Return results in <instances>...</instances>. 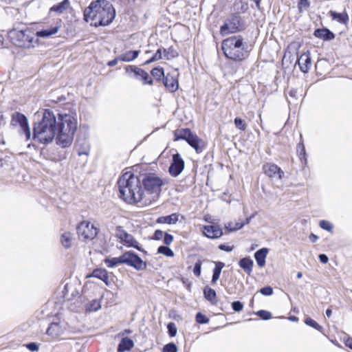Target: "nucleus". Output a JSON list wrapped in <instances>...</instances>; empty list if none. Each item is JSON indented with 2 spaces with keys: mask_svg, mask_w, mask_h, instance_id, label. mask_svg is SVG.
Returning <instances> with one entry per match:
<instances>
[{
  "mask_svg": "<svg viewBox=\"0 0 352 352\" xmlns=\"http://www.w3.org/2000/svg\"><path fill=\"white\" fill-rule=\"evenodd\" d=\"M78 122L74 115L58 113L45 109L42 119L34 123L33 139L39 143L47 144L55 137L56 144L62 148L72 145Z\"/></svg>",
  "mask_w": 352,
  "mask_h": 352,
  "instance_id": "nucleus-1",
  "label": "nucleus"
},
{
  "mask_svg": "<svg viewBox=\"0 0 352 352\" xmlns=\"http://www.w3.org/2000/svg\"><path fill=\"white\" fill-rule=\"evenodd\" d=\"M84 20L91 21L95 27L109 25L115 18L116 10L113 5L107 0H96L84 10Z\"/></svg>",
  "mask_w": 352,
  "mask_h": 352,
  "instance_id": "nucleus-2",
  "label": "nucleus"
},
{
  "mask_svg": "<svg viewBox=\"0 0 352 352\" xmlns=\"http://www.w3.org/2000/svg\"><path fill=\"white\" fill-rule=\"evenodd\" d=\"M119 197L125 202L133 204L140 202L143 199L144 190L140 185V178L132 173H124L118 181Z\"/></svg>",
  "mask_w": 352,
  "mask_h": 352,
  "instance_id": "nucleus-3",
  "label": "nucleus"
},
{
  "mask_svg": "<svg viewBox=\"0 0 352 352\" xmlns=\"http://www.w3.org/2000/svg\"><path fill=\"white\" fill-rule=\"evenodd\" d=\"M221 49L226 58L238 62L248 58L250 52L248 42L241 35H234L224 39Z\"/></svg>",
  "mask_w": 352,
  "mask_h": 352,
  "instance_id": "nucleus-4",
  "label": "nucleus"
},
{
  "mask_svg": "<svg viewBox=\"0 0 352 352\" xmlns=\"http://www.w3.org/2000/svg\"><path fill=\"white\" fill-rule=\"evenodd\" d=\"M140 182H142L146 191L150 194H154L155 197H158L162 186L168 184L167 178H164L152 173L141 174L140 177Z\"/></svg>",
  "mask_w": 352,
  "mask_h": 352,
  "instance_id": "nucleus-5",
  "label": "nucleus"
},
{
  "mask_svg": "<svg viewBox=\"0 0 352 352\" xmlns=\"http://www.w3.org/2000/svg\"><path fill=\"white\" fill-rule=\"evenodd\" d=\"M245 28L241 17L238 14H232L228 17L220 28L222 36L242 31Z\"/></svg>",
  "mask_w": 352,
  "mask_h": 352,
  "instance_id": "nucleus-6",
  "label": "nucleus"
},
{
  "mask_svg": "<svg viewBox=\"0 0 352 352\" xmlns=\"http://www.w3.org/2000/svg\"><path fill=\"white\" fill-rule=\"evenodd\" d=\"M13 39L14 40V44L19 47L30 48L34 46V38L29 31L15 32ZM36 41H35V43Z\"/></svg>",
  "mask_w": 352,
  "mask_h": 352,
  "instance_id": "nucleus-7",
  "label": "nucleus"
},
{
  "mask_svg": "<svg viewBox=\"0 0 352 352\" xmlns=\"http://www.w3.org/2000/svg\"><path fill=\"white\" fill-rule=\"evenodd\" d=\"M11 124L13 126L19 125L21 133H23L26 140L30 139L31 131L27 118L22 113L15 112L12 116Z\"/></svg>",
  "mask_w": 352,
  "mask_h": 352,
  "instance_id": "nucleus-8",
  "label": "nucleus"
},
{
  "mask_svg": "<svg viewBox=\"0 0 352 352\" xmlns=\"http://www.w3.org/2000/svg\"><path fill=\"white\" fill-rule=\"evenodd\" d=\"M122 262L129 266H131L138 270L146 269V263L136 254L132 252H126L122 255Z\"/></svg>",
  "mask_w": 352,
  "mask_h": 352,
  "instance_id": "nucleus-9",
  "label": "nucleus"
},
{
  "mask_svg": "<svg viewBox=\"0 0 352 352\" xmlns=\"http://www.w3.org/2000/svg\"><path fill=\"white\" fill-rule=\"evenodd\" d=\"M77 232L80 238L85 240L93 239L98 234V230L94 226L88 221L81 222L77 227Z\"/></svg>",
  "mask_w": 352,
  "mask_h": 352,
  "instance_id": "nucleus-10",
  "label": "nucleus"
},
{
  "mask_svg": "<svg viewBox=\"0 0 352 352\" xmlns=\"http://www.w3.org/2000/svg\"><path fill=\"white\" fill-rule=\"evenodd\" d=\"M125 71L126 73H133L134 77L142 80L144 85H152L153 82L152 78L146 71L135 65L126 66L125 67Z\"/></svg>",
  "mask_w": 352,
  "mask_h": 352,
  "instance_id": "nucleus-11",
  "label": "nucleus"
},
{
  "mask_svg": "<svg viewBox=\"0 0 352 352\" xmlns=\"http://www.w3.org/2000/svg\"><path fill=\"white\" fill-rule=\"evenodd\" d=\"M184 168V161L179 153L173 155L172 162L168 168V172L173 177L178 176Z\"/></svg>",
  "mask_w": 352,
  "mask_h": 352,
  "instance_id": "nucleus-12",
  "label": "nucleus"
},
{
  "mask_svg": "<svg viewBox=\"0 0 352 352\" xmlns=\"http://www.w3.org/2000/svg\"><path fill=\"white\" fill-rule=\"evenodd\" d=\"M263 169L265 174L272 179H281L284 175L281 168L274 164H266L263 165Z\"/></svg>",
  "mask_w": 352,
  "mask_h": 352,
  "instance_id": "nucleus-13",
  "label": "nucleus"
},
{
  "mask_svg": "<svg viewBox=\"0 0 352 352\" xmlns=\"http://www.w3.org/2000/svg\"><path fill=\"white\" fill-rule=\"evenodd\" d=\"M67 329V324L65 322H52L47 329V333L52 338H56L62 336Z\"/></svg>",
  "mask_w": 352,
  "mask_h": 352,
  "instance_id": "nucleus-14",
  "label": "nucleus"
},
{
  "mask_svg": "<svg viewBox=\"0 0 352 352\" xmlns=\"http://www.w3.org/2000/svg\"><path fill=\"white\" fill-rule=\"evenodd\" d=\"M202 232L204 236L210 239H218L223 235L222 229L217 225L204 226Z\"/></svg>",
  "mask_w": 352,
  "mask_h": 352,
  "instance_id": "nucleus-15",
  "label": "nucleus"
},
{
  "mask_svg": "<svg viewBox=\"0 0 352 352\" xmlns=\"http://www.w3.org/2000/svg\"><path fill=\"white\" fill-rule=\"evenodd\" d=\"M297 63L301 72L303 73H307L311 65V59L309 52L307 51L302 53L298 58Z\"/></svg>",
  "mask_w": 352,
  "mask_h": 352,
  "instance_id": "nucleus-16",
  "label": "nucleus"
},
{
  "mask_svg": "<svg viewBox=\"0 0 352 352\" xmlns=\"http://www.w3.org/2000/svg\"><path fill=\"white\" fill-rule=\"evenodd\" d=\"M76 148L79 156L88 155L90 151V146L87 140L85 138L78 137L76 141Z\"/></svg>",
  "mask_w": 352,
  "mask_h": 352,
  "instance_id": "nucleus-17",
  "label": "nucleus"
},
{
  "mask_svg": "<svg viewBox=\"0 0 352 352\" xmlns=\"http://www.w3.org/2000/svg\"><path fill=\"white\" fill-rule=\"evenodd\" d=\"M186 142L197 153H201L205 147L204 142L193 133Z\"/></svg>",
  "mask_w": 352,
  "mask_h": 352,
  "instance_id": "nucleus-18",
  "label": "nucleus"
},
{
  "mask_svg": "<svg viewBox=\"0 0 352 352\" xmlns=\"http://www.w3.org/2000/svg\"><path fill=\"white\" fill-rule=\"evenodd\" d=\"M163 83L164 86L171 92H174L178 89L177 80L170 74H168L166 76H164L163 79Z\"/></svg>",
  "mask_w": 352,
  "mask_h": 352,
  "instance_id": "nucleus-19",
  "label": "nucleus"
},
{
  "mask_svg": "<svg viewBox=\"0 0 352 352\" xmlns=\"http://www.w3.org/2000/svg\"><path fill=\"white\" fill-rule=\"evenodd\" d=\"M314 36L324 41H331L334 38V34L326 28L316 29L314 31Z\"/></svg>",
  "mask_w": 352,
  "mask_h": 352,
  "instance_id": "nucleus-20",
  "label": "nucleus"
},
{
  "mask_svg": "<svg viewBox=\"0 0 352 352\" xmlns=\"http://www.w3.org/2000/svg\"><path fill=\"white\" fill-rule=\"evenodd\" d=\"M134 346L133 341L127 338H123L118 346V352H126L130 351Z\"/></svg>",
  "mask_w": 352,
  "mask_h": 352,
  "instance_id": "nucleus-21",
  "label": "nucleus"
},
{
  "mask_svg": "<svg viewBox=\"0 0 352 352\" xmlns=\"http://www.w3.org/2000/svg\"><path fill=\"white\" fill-rule=\"evenodd\" d=\"M268 253V249L263 248L254 253V258L259 267H263L265 265V258Z\"/></svg>",
  "mask_w": 352,
  "mask_h": 352,
  "instance_id": "nucleus-22",
  "label": "nucleus"
},
{
  "mask_svg": "<svg viewBox=\"0 0 352 352\" xmlns=\"http://www.w3.org/2000/svg\"><path fill=\"white\" fill-rule=\"evenodd\" d=\"M215 267L212 270V276L211 283L212 285L216 284L217 281L219 279L221 270L225 266V263L221 261H214Z\"/></svg>",
  "mask_w": 352,
  "mask_h": 352,
  "instance_id": "nucleus-23",
  "label": "nucleus"
},
{
  "mask_svg": "<svg viewBox=\"0 0 352 352\" xmlns=\"http://www.w3.org/2000/svg\"><path fill=\"white\" fill-rule=\"evenodd\" d=\"M192 134V132L190 129H177L174 132L175 135V141H177L179 140H184L187 141L189 137Z\"/></svg>",
  "mask_w": 352,
  "mask_h": 352,
  "instance_id": "nucleus-24",
  "label": "nucleus"
},
{
  "mask_svg": "<svg viewBox=\"0 0 352 352\" xmlns=\"http://www.w3.org/2000/svg\"><path fill=\"white\" fill-rule=\"evenodd\" d=\"M139 54L138 50H129L120 54L119 58L123 62H131L138 58Z\"/></svg>",
  "mask_w": 352,
  "mask_h": 352,
  "instance_id": "nucleus-25",
  "label": "nucleus"
},
{
  "mask_svg": "<svg viewBox=\"0 0 352 352\" xmlns=\"http://www.w3.org/2000/svg\"><path fill=\"white\" fill-rule=\"evenodd\" d=\"M239 265L248 274L250 275L251 274L254 263L250 257L241 258L239 262Z\"/></svg>",
  "mask_w": 352,
  "mask_h": 352,
  "instance_id": "nucleus-26",
  "label": "nucleus"
},
{
  "mask_svg": "<svg viewBox=\"0 0 352 352\" xmlns=\"http://www.w3.org/2000/svg\"><path fill=\"white\" fill-rule=\"evenodd\" d=\"M179 214L173 213L168 216L160 217L157 219L158 223L175 224L179 219Z\"/></svg>",
  "mask_w": 352,
  "mask_h": 352,
  "instance_id": "nucleus-27",
  "label": "nucleus"
},
{
  "mask_svg": "<svg viewBox=\"0 0 352 352\" xmlns=\"http://www.w3.org/2000/svg\"><path fill=\"white\" fill-rule=\"evenodd\" d=\"M60 29V25H56L54 27H51L50 28L41 30L40 31L36 32V36L38 37H50L54 34H56Z\"/></svg>",
  "mask_w": 352,
  "mask_h": 352,
  "instance_id": "nucleus-28",
  "label": "nucleus"
},
{
  "mask_svg": "<svg viewBox=\"0 0 352 352\" xmlns=\"http://www.w3.org/2000/svg\"><path fill=\"white\" fill-rule=\"evenodd\" d=\"M329 14L333 20H335L342 24H346L349 21L348 14L345 12L338 13L336 11L331 10L329 12Z\"/></svg>",
  "mask_w": 352,
  "mask_h": 352,
  "instance_id": "nucleus-29",
  "label": "nucleus"
},
{
  "mask_svg": "<svg viewBox=\"0 0 352 352\" xmlns=\"http://www.w3.org/2000/svg\"><path fill=\"white\" fill-rule=\"evenodd\" d=\"M204 295L207 300L210 302L212 305L217 304V294L214 289L206 287L204 289Z\"/></svg>",
  "mask_w": 352,
  "mask_h": 352,
  "instance_id": "nucleus-30",
  "label": "nucleus"
},
{
  "mask_svg": "<svg viewBox=\"0 0 352 352\" xmlns=\"http://www.w3.org/2000/svg\"><path fill=\"white\" fill-rule=\"evenodd\" d=\"M90 276L97 278L108 285L109 276L107 271L104 269L94 270Z\"/></svg>",
  "mask_w": 352,
  "mask_h": 352,
  "instance_id": "nucleus-31",
  "label": "nucleus"
},
{
  "mask_svg": "<svg viewBox=\"0 0 352 352\" xmlns=\"http://www.w3.org/2000/svg\"><path fill=\"white\" fill-rule=\"evenodd\" d=\"M122 241L124 243V244L128 247H133L139 251H142L141 247L139 245L138 242L130 234L127 233Z\"/></svg>",
  "mask_w": 352,
  "mask_h": 352,
  "instance_id": "nucleus-32",
  "label": "nucleus"
},
{
  "mask_svg": "<svg viewBox=\"0 0 352 352\" xmlns=\"http://www.w3.org/2000/svg\"><path fill=\"white\" fill-rule=\"evenodd\" d=\"M70 2L69 0H63L62 2L53 6L50 9V12H55L58 14L63 13L69 6Z\"/></svg>",
  "mask_w": 352,
  "mask_h": 352,
  "instance_id": "nucleus-33",
  "label": "nucleus"
},
{
  "mask_svg": "<svg viewBox=\"0 0 352 352\" xmlns=\"http://www.w3.org/2000/svg\"><path fill=\"white\" fill-rule=\"evenodd\" d=\"M60 242L65 248H69L72 243V236L70 232H65L61 235Z\"/></svg>",
  "mask_w": 352,
  "mask_h": 352,
  "instance_id": "nucleus-34",
  "label": "nucleus"
},
{
  "mask_svg": "<svg viewBox=\"0 0 352 352\" xmlns=\"http://www.w3.org/2000/svg\"><path fill=\"white\" fill-rule=\"evenodd\" d=\"M104 263L108 267H114L120 264H122V255L119 257H114L111 258H105Z\"/></svg>",
  "mask_w": 352,
  "mask_h": 352,
  "instance_id": "nucleus-35",
  "label": "nucleus"
},
{
  "mask_svg": "<svg viewBox=\"0 0 352 352\" xmlns=\"http://www.w3.org/2000/svg\"><path fill=\"white\" fill-rule=\"evenodd\" d=\"M164 56L167 59H171L178 56V52L173 47L168 49H163Z\"/></svg>",
  "mask_w": 352,
  "mask_h": 352,
  "instance_id": "nucleus-36",
  "label": "nucleus"
},
{
  "mask_svg": "<svg viewBox=\"0 0 352 352\" xmlns=\"http://www.w3.org/2000/svg\"><path fill=\"white\" fill-rule=\"evenodd\" d=\"M305 323L307 325L310 326V327H313L314 329H316L317 331H318L320 332H322L323 327L321 325H320L317 322H316L314 320H313L312 318H311L309 317L306 318L305 320Z\"/></svg>",
  "mask_w": 352,
  "mask_h": 352,
  "instance_id": "nucleus-37",
  "label": "nucleus"
},
{
  "mask_svg": "<svg viewBox=\"0 0 352 352\" xmlns=\"http://www.w3.org/2000/svg\"><path fill=\"white\" fill-rule=\"evenodd\" d=\"M157 252L169 257H173L174 256L173 251L167 246H160L157 249Z\"/></svg>",
  "mask_w": 352,
  "mask_h": 352,
  "instance_id": "nucleus-38",
  "label": "nucleus"
},
{
  "mask_svg": "<svg viewBox=\"0 0 352 352\" xmlns=\"http://www.w3.org/2000/svg\"><path fill=\"white\" fill-rule=\"evenodd\" d=\"M151 73L157 80H160L162 76L164 78V69L162 67H155L151 70Z\"/></svg>",
  "mask_w": 352,
  "mask_h": 352,
  "instance_id": "nucleus-39",
  "label": "nucleus"
},
{
  "mask_svg": "<svg viewBox=\"0 0 352 352\" xmlns=\"http://www.w3.org/2000/svg\"><path fill=\"white\" fill-rule=\"evenodd\" d=\"M100 308V303L97 300H94L87 305V310L89 311H96Z\"/></svg>",
  "mask_w": 352,
  "mask_h": 352,
  "instance_id": "nucleus-40",
  "label": "nucleus"
},
{
  "mask_svg": "<svg viewBox=\"0 0 352 352\" xmlns=\"http://www.w3.org/2000/svg\"><path fill=\"white\" fill-rule=\"evenodd\" d=\"M162 49L160 48L157 50V52H155V54L148 60H147L145 63H144V65H148V64H150L154 61H156V60H158L160 59H161L162 58Z\"/></svg>",
  "mask_w": 352,
  "mask_h": 352,
  "instance_id": "nucleus-41",
  "label": "nucleus"
},
{
  "mask_svg": "<svg viewBox=\"0 0 352 352\" xmlns=\"http://www.w3.org/2000/svg\"><path fill=\"white\" fill-rule=\"evenodd\" d=\"M177 345L173 342H170L164 346L162 352H177Z\"/></svg>",
  "mask_w": 352,
  "mask_h": 352,
  "instance_id": "nucleus-42",
  "label": "nucleus"
},
{
  "mask_svg": "<svg viewBox=\"0 0 352 352\" xmlns=\"http://www.w3.org/2000/svg\"><path fill=\"white\" fill-rule=\"evenodd\" d=\"M319 226L322 229L325 230L329 232H332L333 228L331 223H330L329 221H328L327 220H321L319 223Z\"/></svg>",
  "mask_w": 352,
  "mask_h": 352,
  "instance_id": "nucleus-43",
  "label": "nucleus"
},
{
  "mask_svg": "<svg viewBox=\"0 0 352 352\" xmlns=\"http://www.w3.org/2000/svg\"><path fill=\"white\" fill-rule=\"evenodd\" d=\"M195 318L196 322L199 324H207L209 322V318L200 312L196 314Z\"/></svg>",
  "mask_w": 352,
  "mask_h": 352,
  "instance_id": "nucleus-44",
  "label": "nucleus"
},
{
  "mask_svg": "<svg viewBox=\"0 0 352 352\" xmlns=\"http://www.w3.org/2000/svg\"><path fill=\"white\" fill-rule=\"evenodd\" d=\"M255 314L263 320H269L272 318V314L270 311L265 310L258 311L255 313Z\"/></svg>",
  "mask_w": 352,
  "mask_h": 352,
  "instance_id": "nucleus-45",
  "label": "nucleus"
},
{
  "mask_svg": "<svg viewBox=\"0 0 352 352\" xmlns=\"http://www.w3.org/2000/svg\"><path fill=\"white\" fill-rule=\"evenodd\" d=\"M231 225L232 223H229L228 225L226 226V228L228 230L229 232H233L240 230L245 226V223L237 222L234 224V227H231Z\"/></svg>",
  "mask_w": 352,
  "mask_h": 352,
  "instance_id": "nucleus-46",
  "label": "nucleus"
},
{
  "mask_svg": "<svg viewBox=\"0 0 352 352\" xmlns=\"http://www.w3.org/2000/svg\"><path fill=\"white\" fill-rule=\"evenodd\" d=\"M127 234V232L123 229L122 226H117L116 229V236L122 241L124 236Z\"/></svg>",
  "mask_w": 352,
  "mask_h": 352,
  "instance_id": "nucleus-47",
  "label": "nucleus"
},
{
  "mask_svg": "<svg viewBox=\"0 0 352 352\" xmlns=\"http://www.w3.org/2000/svg\"><path fill=\"white\" fill-rule=\"evenodd\" d=\"M234 124L236 127L240 130L245 131L246 129V124L244 120L240 118H236L234 119Z\"/></svg>",
  "mask_w": 352,
  "mask_h": 352,
  "instance_id": "nucleus-48",
  "label": "nucleus"
},
{
  "mask_svg": "<svg viewBox=\"0 0 352 352\" xmlns=\"http://www.w3.org/2000/svg\"><path fill=\"white\" fill-rule=\"evenodd\" d=\"M168 332L170 337H174L177 334V327L173 322L168 323L167 326Z\"/></svg>",
  "mask_w": 352,
  "mask_h": 352,
  "instance_id": "nucleus-49",
  "label": "nucleus"
},
{
  "mask_svg": "<svg viewBox=\"0 0 352 352\" xmlns=\"http://www.w3.org/2000/svg\"><path fill=\"white\" fill-rule=\"evenodd\" d=\"M297 152L298 153V155H299V157L302 160V158L306 160L305 159V155H306V153H305V146L302 143H299L297 146Z\"/></svg>",
  "mask_w": 352,
  "mask_h": 352,
  "instance_id": "nucleus-50",
  "label": "nucleus"
},
{
  "mask_svg": "<svg viewBox=\"0 0 352 352\" xmlns=\"http://www.w3.org/2000/svg\"><path fill=\"white\" fill-rule=\"evenodd\" d=\"M309 2L308 0H299L298 10L301 12L303 10H307L309 7Z\"/></svg>",
  "mask_w": 352,
  "mask_h": 352,
  "instance_id": "nucleus-51",
  "label": "nucleus"
},
{
  "mask_svg": "<svg viewBox=\"0 0 352 352\" xmlns=\"http://www.w3.org/2000/svg\"><path fill=\"white\" fill-rule=\"evenodd\" d=\"M232 308L234 311L239 312L243 309V304L240 301H234L232 303Z\"/></svg>",
  "mask_w": 352,
  "mask_h": 352,
  "instance_id": "nucleus-52",
  "label": "nucleus"
},
{
  "mask_svg": "<svg viewBox=\"0 0 352 352\" xmlns=\"http://www.w3.org/2000/svg\"><path fill=\"white\" fill-rule=\"evenodd\" d=\"M259 292L264 296H271L273 294V288L270 286H267L261 288Z\"/></svg>",
  "mask_w": 352,
  "mask_h": 352,
  "instance_id": "nucleus-53",
  "label": "nucleus"
},
{
  "mask_svg": "<svg viewBox=\"0 0 352 352\" xmlns=\"http://www.w3.org/2000/svg\"><path fill=\"white\" fill-rule=\"evenodd\" d=\"M201 262L200 261L195 263L194 269H193V273L194 274L199 277L201 274Z\"/></svg>",
  "mask_w": 352,
  "mask_h": 352,
  "instance_id": "nucleus-54",
  "label": "nucleus"
},
{
  "mask_svg": "<svg viewBox=\"0 0 352 352\" xmlns=\"http://www.w3.org/2000/svg\"><path fill=\"white\" fill-rule=\"evenodd\" d=\"M173 241V235L168 234V233H165L164 235V243L166 244V245H170Z\"/></svg>",
  "mask_w": 352,
  "mask_h": 352,
  "instance_id": "nucleus-55",
  "label": "nucleus"
},
{
  "mask_svg": "<svg viewBox=\"0 0 352 352\" xmlns=\"http://www.w3.org/2000/svg\"><path fill=\"white\" fill-rule=\"evenodd\" d=\"M26 347L31 351H37L38 350V345L35 342L27 344Z\"/></svg>",
  "mask_w": 352,
  "mask_h": 352,
  "instance_id": "nucleus-56",
  "label": "nucleus"
},
{
  "mask_svg": "<svg viewBox=\"0 0 352 352\" xmlns=\"http://www.w3.org/2000/svg\"><path fill=\"white\" fill-rule=\"evenodd\" d=\"M164 234L165 233H164L162 230H157L155 232L153 238L155 240H160L163 237Z\"/></svg>",
  "mask_w": 352,
  "mask_h": 352,
  "instance_id": "nucleus-57",
  "label": "nucleus"
},
{
  "mask_svg": "<svg viewBox=\"0 0 352 352\" xmlns=\"http://www.w3.org/2000/svg\"><path fill=\"white\" fill-rule=\"evenodd\" d=\"M318 258H319L320 261L322 263H324V264H325V263H328V261H329V258H328V256H327L326 254H319V256H318Z\"/></svg>",
  "mask_w": 352,
  "mask_h": 352,
  "instance_id": "nucleus-58",
  "label": "nucleus"
},
{
  "mask_svg": "<svg viewBox=\"0 0 352 352\" xmlns=\"http://www.w3.org/2000/svg\"><path fill=\"white\" fill-rule=\"evenodd\" d=\"M219 248L221 250L226 251V252H231L233 250V247L226 245L225 244H221L219 246Z\"/></svg>",
  "mask_w": 352,
  "mask_h": 352,
  "instance_id": "nucleus-59",
  "label": "nucleus"
},
{
  "mask_svg": "<svg viewBox=\"0 0 352 352\" xmlns=\"http://www.w3.org/2000/svg\"><path fill=\"white\" fill-rule=\"evenodd\" d=\"M119 61H121V60L119 58V56H118L116 58L109 61L108 63H107V65L109 67H113V66L116 65Z\"/></svg>",
  "mask_w": 352,
  "mask_h": 352,
  "instance_id": "nucleus-60",
  "label": "nucleus"
},
{
  "mask_svg": "<svg viewBox=\"0 0 352 352\" xmlns=\"http://www.w3.org/2000/svg\"><path fill=\"white\" fill-rule=\"evenodd\" d=\"M309 240H310L312 243H315V242L318 240V236H317V235H316V234H314L311 233V234L309 235Z\"/></svg>",
  "mask_w": 352,
  "mask_h": 352,
  "instance_id": "nucleus-61",
  "label": "nucleus"
},
{
  "mask_svg": "<svg viewBox=\"0 0 352 352\" xmlns=\"http://www.w3.org/2000/svg\"><path fill=\"white\" fill-rule=\"evenodd\" d=\"M289 95L290 97H292V98H296V96H297V91L296 89H291L289 91Z\"/></svg>",
  "mask_w": 352,
  "mask_h": 352,
  "instance_id": "nucleus-62",
  "label": "nucleus"
},
{
  "mask_svg": "<svg viewBox=\"0 0 352 352\" xmlns=\"http://www.w3.org/2000/svg\"><path fill=\"white\" fill-rule=\"evenodd\" d=\"M254 217V214H252L250 217L247 218L243 223H245V225L248 224L250 221V220Z\"/></svg>",
  "mask_w": 352,
  "mask_h": 352,
  "instance_id": "nucleus-63",
  "label": "nucleus"
},
{
  "mask_svg": "<svg viewBox=\"0 0 352 352\" xmlns=\"http://www.w3.org/2000/svg\"><path fill=\"white\" fill-rule=\"evenodd\" d=\"M346 346H349L351 349H352V339H349L346 343Z\"/></svg>",
  "mask_w": 352,
  "mask_h": 352,
  "instance_id": "nucleus-64",
  "label": "nucleus"
}]
</instances>
